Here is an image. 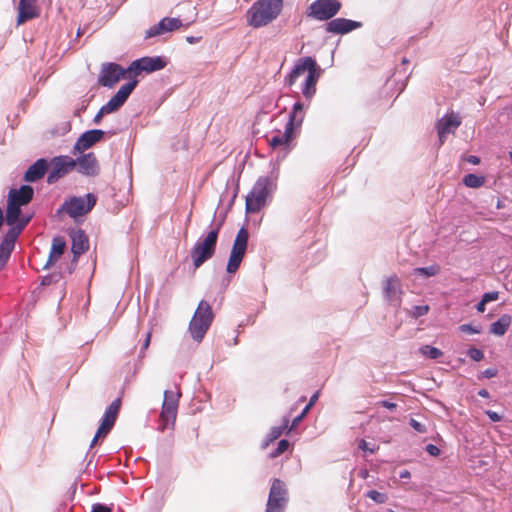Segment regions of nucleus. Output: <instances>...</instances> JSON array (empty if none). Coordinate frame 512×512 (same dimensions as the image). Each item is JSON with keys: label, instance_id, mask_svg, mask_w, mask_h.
<instances>
[{"label": "nucleus", "instance_id": "41", "mask_svg": "<svg viewBox=\"0 0 512 512\" xmlns=\"http://www.w3.org/2000/svg\"><path fill=\"white\" fill-rule=\"evenodd\" d=\"M497 374H498V370L496 368H488V369L484 370L483 372H481L477 378L479 380H481L483 378H493V377L497 376Z\"/></svg>", "mask_w": 512, "mask_h": 512}, {"label": "nucleus", "instance_id": "3", "mask_svg": "<svg viewBox=\"0 0 512 512\" xmlns=\"http://www.w3.org/2000/svg\"><path fill=\"white\" fill-rule=\"evenodd\" d=\"M272 191V181L269 177H260L245 198L247 213L255 214L266 205V200Z\"/></svg>", "mask_w": 512, "mask_h": 512}, {"label": "nucleus", "instance_id": "57", "mask_svg": "<svg viewBox=\"0 0 512 512\" xmlns=\"http://www.w3.org/2000/svg\"><path fill=\"white\" fill-rule=\"evenodd\" d=\"M302 419H303V418H302V416H301V415L297 416V417L293 420V422H292V426H291V428H290V429H292L293 427H295V426H296L300 421H302Z\"/></svg>", "mask_w": 512, "mask_h": 512}, {"label": "nucleus", "instance_id": "11", "mask_svg": "<svg viewBox=\"0 0 512 512\" xmlns=\"http://www.w3.org/2000/svg\"><path fill=\"white\" fill-rule=\"evenodd\" d=\"M121 404V398H117L106 409L102 421L98 427V430L94 438L92 439L90 445L91 447H93L97 443L99 438L106 437L108 433L111 431L119 415Z\"/></svg>", "mask_w": 512, "mask_h": 512}, {"label": "nucleus", "instance_id": "9", "mask_svg": "<svg viewBox=\"0 0 512 512\" xmlns=\"http://www.w3.org/2000/svg\"><path fill=\"white\" fill-rule=\"evenodd\" d=\"M180 393H174L166 390L164 392V400L162 404V411L160 414V429L163 431L170 426H173L177 416L178 401Z\"/></svg>", "mask_w": 512, "mask_h": 512}, {"label": "nucleus", "instance_id": "50", "mask_svg": "<svg viewBox=\"0 0 512 512\" xmlns=\"http://www.w3.org/2000/svg\"><path fill=\"white\" fill-rule=\"evenodd\" d=\"M300 106H301V110H297V119H296V122H295V127L296 126H300L302 124V121L304 119V112H303V105L302 103H300Z\"/></svg>", "mask_w": 512, "mask_h": 512}, {"label": "nucleus", "instance_id": "17", "mask_svg": "<svg viewBox=\"0 0 512 512\" xmlns=\"http://www.w3.org/2000/svg\"><path fill=\"white\" fill-rule=\"evenodd\" d=\"M41 8L37 0H19L17 8V26L36 19L40 16Z\"/></svg>", "mask_w": 512, "mask_h": 512}, {"label": "nucleus", "instance_id": "53", "mask_svg": "<svg viewBox=\"0 0 512 512\" xmlns=\"http://www.w3.org/2000/svg\"><path fill=\"white\" fill-rule=\"evenodd\" d=\"M467 161L470 163V164H473V165H477L480 163V158L475 156V155H470L468 158H467Z\"/></svg>", "mask_w": 512, "mask_h": 512}, {"label": "nucleus", "instance_id": "43", "mask_svg": "<svg viewBox=\"0 0 512 512\" xmlns=\"http://www.w3.org/2000/svg\"><path fill=\"white\" fill-rule=\"evenodd\" d=\"M461 124V117L459 114L450 112V128L456 129Z\"/></svg>", "mask_w": 512, "mask_h": 512}, {"label": "nucleus", "instance_id": "12", "mask_svg": "<svg viewBox=\"0 0 512 512\" xmlns=\"http://www.w3.org/2000/svg\"><path fill=\"white\" fill-rule=\"evenodd\" d=\"M287 501V489L284 482L274 479L268 496L266 512H284Z\"/></svg>", "mask_w": 512, "mask_h": 512}, {"label": "nucleus", "instance_id": "14", "mask_svg": "<svg viewBox=\"0 0 512 512\" xmlns=\"http://www.w3.org/2000/svg\"><path fill=\"white\" fill-rule=\"evenodd\" d=\"M166 62L159 56L157 57H142L133 61L128 67V77H136L141 72L151 73L163 69Z\"/></svg>", "mask_w": 512, "mask_h": 512}, {"label": "nucleus", "instance_id": "20", "mask_svg": "<svg viewBox=\"0 0 512 512\" xmlns=\"http://www.w3.org/2000/svg\"><path fill=\"white\" fill-rule=\"evenodd\" d=\"M104 134L105 132L99 129L86 131L77 139L74 149L78 152L85 151L102 140Z\"/></svg>", "mask_w": 512, "mask_h": 512}, {"label": "nucleus", "instance_id": "5", "mask_svg": "<svg viewBox=\"0 0 512 512\" xmlns=\"http://www.w3.org/2000/svg\"><path fill=\"white\" fill-rule=\"evenodd\" d=\"M301 110L300 102H296L293 106V111L289 117V121L286 123L284 131L280 130L272 131L266 136L268 145L273 148L283 147L285 149L290 148V144L295 138L294 129L295 122L297 119V110Z\"/></svg>", "mask_w": 512, "mask_h": 512}, {"label": "nucleus", "instance_id": "10", "mask_svg": "<svg viewBox=\"0 0 512 512\" xmlns=\"http://www.w3.org/2000/svg\"><path fill=\"white\" fill-rule=\"evenodd\" d=\"M30 222V218H23L20 220L19 224L12 227L8 230L6 233L2 243L0 244V270L5 266L7 263L13 249L15 242L20 235V233L23 231V229L27 226V224Z\"/></svg>", "mask_w": 512, "mask_h": 512}, {"label": "nucleus", "instance_id": "15", "mask_svg": "<svg viewBox=\"0 0 512 512\" xmlns=\"http://www.w3.org/2000/svg\"><path fill=\"white\" fill-rule=\"evenodd\" d=\"M76 167V160L69 156H57L50 162V171L47 177L49 184L57 182L60 178Z\"/></svg>", "mask_w": 512, "mask_h": 512}, {"label": "nucleus", "instance_id": "23", "mask_svg": "<svg viewBox=\"0 0 512 512\" xmlns=\"http://www.w3.org/2000/svg\"><path fill=\"white\" fill-rule=\"evenodd\" d=\"M34 190L29 185H22L19 189H10L8 200L19 205L25 206L33 199Z\"/></svg>", "mask_w": 512, "mask_h": 512}, {"label": "nucleus", "instance_id": "34", "mask_svg": "<svg viewBox=\"0 0 512 512\" xmlns=\"http://www.w3.org/2000/svg\"><path fill=\"white\" fill-rule=\"evenodd\" d=\"M439 272V267L437 265H431L429 267H423V268H415L413 270V274L416 276H424V277H430L434 276Z\"/></svg>", "mask_w": 512, "mask_h": 512}, {"label": "nucleus", "instance_id": "48", "mask_svg": "<svg viewBox=\"0 0 512 512\" xmlns=\"http://www.w3.org/2000/svg\"><path fill=\"white\" fill-rule=\"evenodd\" d=\"M426 451L431 455V456H438L440 454V449L433 445V444H428L426 446Z\"/></svg>", "mask_w": 512, "mask_h": 512}, {"label": "nucleus", "instance_id": "52", "mask_svg": "<svg viewBox=\"0 0 512 512\" xmlns=\"http://www.w3.org/2000/svg\"><path fill=\"white\" fill-rule=\"evenodd\" d=\"M151 341V331L147 332L145 341L143 343L142 350H146L149 347Z\"/></svg>", "mask_w": 512, "mask_h": 512}, {"label": "nucleus", "instance_id": "37", "mask_svg": "<svg viewBox=\"0 0 512 512\" xmlns=\"http://www.w3.org/2000/svg\"><path fill=\"white\" fill-rule=\"evenodd\" d=\"M367 496L379 504L385 503L387 501V495L376 490H370L367 493Z\"/></svg>", "mask_w": 512, "mask_h": 512}, {"label": "nucleus", "instance_id": "56", "mask_svg": "<svg viewBox=\"0 0 512 512\" xmlns=\"http://www.w3.org/2000/svg\"><path fill=\"white\" fill-rule=\"evenodd\" d=\"M478 395L483 397V398H489L490 397V394L488 392V390L486 389H481L478 391Z\"/></svg>", "mask_w": 512, "mask_h": 512}, {"label": "nucleus", "instance_id": "19", "mask_svg": "<svg viewBox=\"0 0 512 512\" xmlns=\"http://www.w3.org/2000/svg\"><path fill=\"white\" fill-rule=\"evenodd\" d=\"M182 26V22L178 18H163L158 24L150 27L145 34V38H151L161 35L166 32H172L179 29Z\"/></svg>", "mask_w": 512, "mask_h": 512}, {"label": "nucleus", "instance_id": "27", "mask_svg": "<svg viewBox=\"0 0 512 512\" xmlns=\"http://www.w3.org/2000/svg\"><path fill=\"white\" fill-rule=\"evenodd\" d=\"M66 249V242L62 237H54L52 240L51 250L45 267L54 265L58 259L63 255Z\"/></svg>", "mask_w": 512, "mask_h": 512}, {"label": "nucleus", "instance_id": "39", "mask_svg": "<svg viewBox=\"0 0 512 512\" xmlns=\"http://www.w3.org/2000/svg\"><path fill=\"white\" fill-rule=\"evenodd\" d=\"M467 355L474 361H481L484 358L483 351L475 347H471L467 351Z\"/></svg>", "mask_w": 512, "mask_h": 512}, {"label": "nucleus", "instance_id": "38", "mask_svg": "<svg viewBox=\"0 0 512 512\" xmlns=\"http://www.w3.org/2000/svg\"><path fill=\"white\" fill-rule=\"evenodd\" d=\"M428 311H429L428 305H418V306H414L412 308L411 314L414 318H418V317L426 315L428 313Z\"/></svg>", "mask_w": 512, "mask_h": 512}, {"label": "nucleus", "instance_id": "60", "mask_svg": "<svg viewBox=\"0 0 512 512\" xmlns=\"http://www.w3.org/2000/svg\"><path fill=\"white\" fill-rule=\"evenodd\" d=\"M187 41H188L189 43H194V42H195V39H194L193 37H188V38H187Z\"/></svg>", "mask_w": 512, "mask_h": 512}, {"label": "nucleus", "instance_id": "54", "mask_svg": "<svg viewBox=\"0 0 512 512\" xmlns=\"http://www.w3.org/2000/svg\"><path fill=\"white\" fill-rule=\"evenodd\" d=\"M487 414L490 417V419H492L493 421H499L500 420V416L496 412L488 411Z\"/></svg>", "mask_w": 512, "mask_h": 512}, {"label": "nucleus", "instance_id": "47", "mask_svg": "<svg viewBox=\"0 0 512 512\" xmlns=\"http://www.w3.org/2000/svg\"><path fill=\"white\" fill-rule=\"evenodd\" d=\"M91 512H112V510L106 505L97 503L92 506Z\"/></svg>", "mask_w": 512, "mask_h": 512}, {"label": "nucleus", "instance_id": "22", "mask_svg": "<svg viewBox=\"0 0 512 512\" xmlns=\"http://www.w3.org/2000/svg\"><path fill=\"white\" fill-rule=\"evenodd\" d=\"M76 166L81 174L95 176L99 173V165L94 153L82 155L76 160Z\"/></svg>", "mask_w": 512, "mask_h": 512}, {"label": "nucleus", "instance_id": "36", "mask_svg": "<svg viewBox=\"0 0 512 512\" xmlns=\"http://www.w3.org/2000/svg\"><path fill=\"white\" fill-rule=\"evenodd\" d=\"M289 445H290V443L288 440H286V439L280 440L278 442V445H277V448L275 449V451H273L271 453V457L276 458V457L280 456L289 448Z\"/></svg>", "mask_w": 512, "mask_h": 512}, {"label": "nucleus", "instance_id": "55", "mask_svg": "<svg viewBox=\"0 0 512 512\" xmlns=\"http://www.w3.org/2000/svg\"><path fill=\"white\" fill-rule=\"evenodd\" d=\"M486 303L481 299V301L477 304V311L483 313L485 311Z\"/></svg>", "mask_w": 512, "mask_h": 512}, {"label": "nucleus", "instance_id": "29", "mask_svg": "<svg viewBox=\"0 0 512 512\" xmlns=\"http://www.w3.org/2000/svg\"><path fill=\"white\" fill-rule=\"evenodd\" d=\"M21 215V206L7 200V211H6V222L10 226H16L19 224L20 220L23 218H30L31 216H23Z\"/></svg>", "mask_w": 512, "mask_h": 512}, {"label": "nucleus", "instance_id": "24", "mask_svg": "<svg viewBox=\"0 0 512 512\" xmlns=\"http://www.w3.org/2000/svg\"><path fill=\"white\" fill-rule=\"evenodd\" d=\"M321 75V68L316 64L313 68L309 70L307 73L304 86L302 88V93L304 97L310 99L314 96L316 92V84Z\"/></svg>", "mask_w": 512, "mask_h": 512}, {"label": "nucleus", "instance_id": "61", "mask_svg": "<svg viewBox=\"0 0 512 512\" xmlns=\"http://www.w3.org/2000/svg\"><path fill=\"white\" fill-rule=\"evenodd\" d=\"M408 63H409V60L406 57H404L402 59V64H408Z\"/></svg>", "mask_w": 512, "mask_h": 512}, {"label": "nucleus", "instance_id": "40", "mask_svg": "<svg viewBox=\"0 0 512 512\" xmlns=\"http://www.w3.org/2000/svg\"><path fill=\"white\" fill-rule=\"evenodd\" d=\"M409 423H410L411 427L416 432H418V433H425L426 432V426H425L424 423H421V422L417 421L414 418H411Z\"/></svg>", "mask_w": 512, "mask_h": 512}, {"label": "nucleus", "instance_id": "59", "mask_svg": "<svg viewBox=\"0 0 512 512\" xmlns=\"http://www.w3.org/2000/svg\"><path fill=\"white\" fill-rule=\"evenodd\" d=\"M308 412L309 411H306V407H305L300 415L302 416V418H304Z\"/></svg>", "mask_w": 512, "mask_h": 512}, {"label": "nucleus", "instance_id": "26", "mask_svg": "<svg viewBox=\"0 0 512 512\" xmlns=\"http://www.w3.org/2000/svg\"><path fill=\"white\" fill-rule=\"evenodd\" d=\"M89 249V240L83 230H77L72 234L71 250L75 257L80 256Z\"/></svg>", "mask_w": 512, "mask_h": 512}, {"label": "nucleus", "instance_id": "32", "mask_svg": "<svg viewBox=\"0 0 512 512\" xmlns=\"http://www.w3.org/2000/svg\"><path fill=\"white\" fill-rule=\"evenodd\" d=\"M437 132L440 144H444L448 132V116L444 115L437 123Z\"/></svg>", "mask_w": 512, "mask_h": 512}, {"label": "nucleus", "instance_id": "33", "mask_svg": "<svg viewBox=\"0 0 512 512\" xmlns=\"http://www.w3.org/2000/svg\"><path fill=\"white\" fill-rule=\"evenodd\" d=\"M288 424H289V419L285 418L283 420V424L281 426L273 427L268 434V441L272 442V441L278 439L283 434V432L288 428Z\"/></svg>", "mask_w": 512, "mask_h": 512}, {"label": "nucleus", "instance_id": "35", "mask_svg": "<svg viewBox=\"0 0 512 512\" xmlns=\"http://www.w3.org/2000/svg\"><path fill=\"white\" fill-rule=\"evenodd\" d=\"M422 355L430 358V359H437L440 357L443 353L438 348L425 345L419 349Z\"/></svg>", "mask_w": 512, "mask_h": 512}, {"label": "nucleus", "instance_id": "8", "mask_svg": "<svg viewBox=\"0 0 512 512\" xmlns=\"http://www.w3.org/2000/svg\"><path fill=\"white\" fill-rule=\"evenodd\" d=\"M249 233L246 228L242 227L237 232L230 256L228 259L226 270L230 274H234L240 267L241 262L247 250Z\"/></svg>", "mask_w": 512, "mask_h": 512}, {"label": "nucleus", "instance_id": "16", "mask_svg": "<svg viewBox=\"0 0 512 512\" xmlns=\"http://www.w3.org/2000/svg\"><path fill=\"white\" fill-rule=\"evenodd\" d=\"M137 84L138 80L133 79L122 85L117 93L105 105H103V111L108 112L109 114L117 111L126 102Z\"/></svg>", "mask_w": 512, "mask_h": 512}, {"label": "nucleus", "instance_id": "13", "mask_svg": "<svg viewBox=\"0 0 512 512\" xmlns=\"http://www.w3.org/2000/svg\"><path fill=\"white\" fill-rule=\"evenodd\" d=\"M126 75L128 76V68L124 69L119 64L112 62L104 63L98 76V84L103 87L112 88L121 79L126 78Z\"/></svg>", "mask_w": 512, "mask_h": 512}, {"label": "nucleus", "instance_id": "28", "mask_svg": "<svg viewBox=\"0 0 512 512\" xmlns=\"http://www.w3.org/2000/svg\"><path fill=\"white\" fill-rule=\"evenodd\" d=\"M384 294L389 301L398 300L401 294L400 280L396 275L386 279L384 285Z\"/></svg>", "mask_w": 512, "mask_h": 512}, {"label": "nucleus", "instance_id": "6", "mask_svg": "<svg viewBox=\"0 0 512 512\" xmlns=\"http://www.w3.org/2000/svg\"><path fill=\"white\" fill-rule=\"evenodd\" d=\"M96 202L97 197L92 193L84 196H73L65 200L60 210L76 220L88 214L96 205Z\"/></svg>", "mask_w": 512, "mask_h": 512}, {"label": "nucleus", "instance_id": "46", "mask_svg": "<svg viewBox=\"0 0 512 512\" xmlns=\"http://www.w3.org/2000/svg\"><path fill=\"white\" fill-rule=\"evenodd\" d=\"M377 405L382 406L384 408H387V409H389L391 411H394L397 408V404L396 403L390 402V401H387V400L379 401V402H377Z\"/></svg>", "mask_w": 512, "mask_h": 512}, {"label": "nucleus", "instance_id": "62", "mask_svg": "<svg viewBox=\"0 0 512 512\" xmlns=\"http://www.w3.org/2000/svg\"><path fill=\"white\" fill-rule=\"evenodd\" d=\"M509 158H510V160L512 162V152H509Z\"/></svg>", "mask_w": 512, "mask_h": 512}, {"label": "nucleus", "instance_id": "51", "mask_svg": "<svg viewBox=\"0 0 512 512\" xmlns=\"http://www.w3.org/2000/svg\"><path fill=\"white\" fill-rule=\"evenodd\" d=\"M104 107L102 106L98 113L95 115L93 121L95 124H99L103 118L104 115L109 114L108 112H104Z\"/></svg>", "mask_w": 512, "mask_h": 512}, {"label": "nucleus", "instance_id": "30", "mask_svg": "<svg viewBox=\"0 0 512 512\" xmlns=\"http://www.w3.org/2000/svg\"><path fill=\"white\" fill-rule=\"evenodd\" d=\"M511 324V317L507 314L502 315L496 322L490 326V332L496 336H503Z\"/></svg>", "mask_w": 512, "mask_h": 512}, {"label": "nucleus", "instance_id": "25", "mask_svg": "<svg viewBox=\"0 0 512 512\" xmlns=\"http://www.w3.org/2000/svg\"><path fill=\"white\" fill-rule=\"evenodd\" d=\"M48 168V163L45 159H38L35 163H33L25 173L24 179L27 182H35L41 179Z\"/></svg>", "mask_w": 512, "mask_h": 512}, {"label": "nucleus", "instance_id": "1", "mask_svg": "<svg viewBox=\"0 0 512 512\" xmlns=\"http://www.w3.org/2000/svg\"><path fill=\"white\" fill-rule=\"evenodd\" d=\"M283 8L282 0H257L247 11V23L260 28L275 20Z\"/></svg>", "mask_w": 512, "mask_h": 512}, {"label": "nucleus", "instance_id": "4", "mask_svg": "<svg viewBox=\"0 0 512 512\" xmlns=\"http://www.w3.org/2000/svg\"><path fill=\"white\" fill-rule=\"evenodd\" d=\"M219 231L220 225L208 232L203 239H199L193 246L190 256L195 268H199L215 254Z\"/></svg>", "mask_w": 512, "mask_h": 512}, {"label": "nucleus", "instance_id": "18", "mask_svg": "<svg viewBox=\"0 0 512 512\" xmlns=\"http://www.w3.org/2000/svg\"><path fill=\"white\" fill-rule=\"evenodd\" d=\"M362 26L361 22L353 21L346 18L331 19L325 25V30L332 34H347Z\"/></svg>", "mask_w": 512, "mask_h": 512}, {"label": "nucleus", "instance_id": "31", "mask_svg": "<svg viewBox=\"0 0 512 512\" xmlns=\"http://www.w3.org/2000/svg\"><path fill=\"white\" fill-rule=\"evenodd\" d=\"M463 183L470 188H479L484 185L485 177L476 174H467L463 178Z\"/></svg>", "mask_w": 512, "mask_h": 512}, {"label": "nucleus", "instance_id": "44", "mask_svg": "<svg viewBox=\"0 0 512 512\" xmlns=\"http://www.w3.org/2000/svg\"><path fill=\"white\" fill-rule=\"evenodd\" d=\"M358 447L359 449H361L362 451H365V452H369V453H374L376 451V448L375 447H370L369 446V443L367 441H365L364 439H361L358 443Z\"/></svg>", "mask_w": 512, "mask_h": 512}, {"label": "nucleus", "instance_id": "21", "mask_svg": "<svg viewBox=\"0 0 512 512\" xmlns=\"http://www.w3.org/2000/svg\"><path fill=\"white\" fill-rule=\"evenodd\" d=\"M316 66V61L311 57L300 58L294 65V68L286 78V82L289 86L295 84L300 76L304 73H308L311 68Z\"/></svg>", "mask_w": 512, "mask_h": 512}, {"label": "nucleus", "instance_id": "7", "mask_svg": "<svg viewBox=\"0 0 512 512\" xmlns=\"http://www.w3.org/2000/svg\"><path fill=\"white\" fill-rule=\"evenodd\" d=\"M342 8L340 0H315L307 9V17L318 21H328L336 16Z\"/></svg>", "mask_w": 512, "mask_h": 512}, {"label": "nucleus", "instance_id": "45", "mask_svg": "<svg viewBox=\"0 0 512 512\" xmlns=\"http://www.w3.org/2000/svg\"><path fill=\"white\" fill-rule=\"evenodd\" d=\"M498 297H499L498 292L493 291V292L485 293L482 296V300L487 304L488 302L496 301L498 299Z\"/></svg>", "mask_w": 512, "mask_h": 512}, {"label": "nucleus", "instance_id": "42", "mask_svg": "<svg viewBox=\"0 0 512 512\" xmlns=\"http://www.w3.org/2000/svg\"><path fill=\"white\" fill-rule=\"evenodd\" d=\"M460 331L463 332V333H468V334H478L480 333V329L477 328V327H473L472 325L470 324H463L459 327Z\"/></svg>", "mask_w": 512, "mask_h": 512}, {"label": "nucleus", "instance_id": "2", "mask_svg": "<svg viewBox=\"0 0 512 512\" xmlns=\"http://www.w3.org/2000/svg\"><path fill=\"white\" fill-rule=\"evenodd\" d=\"M213 319L214 313L211 305L207 301L201 300L189 322V332L195 341L201 342L203 340Z\"/></svg>", "mask_w": 512, "mask_h": 512}, {"label": "nucleus", "instance_id": "49", "mask_svg": "<svg viewBox=\"0 0 512 512\" xmlns=\"http://www.w3.org/2000/svg\"><path fill=\"white\" fill-rule=\"evenodd\" d=\"M318 398H319V392H316L311 396L308 404L306 405V411H309L315 405Z\"/></svg>", "mask_w": 512, "mask_h": 512}, {"label": "nucleus", "instance_id": "58", "mask_svg": "<svg viewBox=\"0 0 512 512\" xmlns=\"http://www.w3.org/2000/svg\"><path fill=\"white\" fill-rule=\"evenodd\" d=\"M409 476H410V473H409V471H407V470H406V471H404V472H402V473L400 474V477H401V478H407V477H409Z\"/></svg>", "mask_w": 512, "mask_h": 512}]
</instances>
